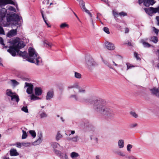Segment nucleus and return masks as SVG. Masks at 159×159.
Listing matches in <instances>:
<instances>
[{
    "label": "nucleus",
    "mask_w": 159,
    "mask_h": 159,
    "mask_svg": "<svg viewBox=\"0 0 159 159\" xmlns=\"http://www.w3.org/2000/svg\"><path fill=\"white\" fill-rule=\"evenodd\" d=\"M105 45L107 48L109 50H113L115 48L113 43L108 42L106 43Z\"/></svg>",
    "instance_id": "4468645a"
},
{
    "label": "nucleus",
    "mask_w": 159,
    "mask_h": 159,
    "mask_svg": "<svg viewBox=\"0 0 159 159\" xmlns=\"http://www.w3.org/2000/svg\"><path fill=\"white\" fill-rule=\"evenodd\" d=\"M54 93L52 91H50L48 92L46 96V99L49 100L53 97Z\"/></svg>",
    "instance_id": "f3484780"
},
{
    "label": "nucleus",
    "mask_w": 159,
    "mask_h": 159,
    "mask_svg": "<svg viewBox=\"0 0 159 159\" xmlns=\"http://www.w3.org/2000/svg\"><path fill=\"white\" fill-rule=\"evenodd\" d=\"M91 18V22H92V24L93 25V28H94V23H93V21L92 18V17H90Z\"/></svg>",
    "instance_id": "0e129e2a"
},
{
    "label": "nucleus",
    "mask_w": 159,
    "mask_h": 159,
    "mask_svg": "<svg viewBox=\"0 0 159 159\" xmlns=\"http://www.w3.org/2000/svg\"><path fill=\"white\" fill-rule=\"evenodd\" d=\"M147 39H145V40L142 39L141 41V43L143 44L144 47L145 48H148L151 46V45L150 44L146 42Z\"/></svg>",
    "instance_id": "aec40b11"
},
{
    "label": "nucleus",
    "mask_w": 159,
    "mask_h": 159,
    "mask_svg": "<svg viewBox=\"0 0 159 159\" xmlns=\"http://www.w3.org/2000/svg\"><path fill=\"white\" fill-rule=\"evenodd\" d=\"M10 155L11 156H17L19 155V153L17 152L16 149H11L10 151Z\"/></svg>",
    "instance_id": "6ab92c4d"
},
{
    "label": "nucleus",
    "mask_w": 159,
    "mask_h": 159,
    "mask_svg": "<svg viewBox=\"0 0 159 159\" xmlns=\"http://www.w3.org/2000/svg\"><path fill=\"white\" fill-rule=\"evenodd\" d=\"M63 137L62 135L60 133V131H57L55 136L56 140L57 141H58Z\"/></svg>",
    "instance_id": "5701e85b"
},
{
    "label": "nucleus",
    "mask_w": 159,
    "mask_h": 159,
    "mask_svg": "<svg viewBox=\"0 0 159 159\" xmlns=\"http://www.w3.org/2000/svg\"><path fill=\"white\" fill-rule=\"evenodd\" d=\"M129 31V30L128 28H126L125 30V33H128Z\"/></svg>",
    "instance_id": "e2e57ef3"
},
{
    "label": "nucleus",
    "mask_w": 159,
    "mask_h": 159,
    "mask_svg": "<svg viewBox=\"0 0 159 159\" xmlns=\"http://www.w3.org/2000/svg\"><path fill=\"white\" fill-rule=\"evenodd\" d=\"M23 134L22 136V139H26L27 136V133L26 131L22 130Z\"/></svg>",
    "instance_id": "c9c22d12"
},
{
    "label": "nucleus",
    "mask_w": 159,
    "mask_h": 159,
    "mask_svg": "<svg viewBox=\"0 0 159 159\" xmlns=\"http://www.w3.org/2000/svg\"><path fill=\"white\" fill-rule=\"evenodd\" d=\"M42 134L41 133L39 134L38 139L34 142V143H36V144H39L41 143L42 141Z\"/></svg>",
    "instance_id": "b1692460"
},
{
    "label": "nucleus",
    "mask_w": 159,
    "mask_h": 159,
    "mask_svg": "<svg viewBox=\"0 0 159 159\" xmlns=\"http://www.w3.org/2000/svg\"><path fill=\"white\" fill-rule=\"evenodd\" d=\"M116 153L118 155L122 157L125 156V155L124 153L120 151L116 152Z\"/></svg>",
    "instance_id": "ea45409f"
},
{
    "label": "nucleus",
    "mask_w": 159,
    "mask_h": 159,
    "mask_svg": "<svg viewBox=\"0 0 159 159\" xmlns=\"http://www.w3.org/2000/svg\"><path fill=\"white\" fill-rule=\"evenodd\" d=\"M22 146V143H16V147L19 148H20Z\"/></svg>",
    "instance_id": "4d7b16f0"
},
{
    "label": "nucleus",
    "mask_w": 159,
    "mask_h": 159,
    "mask_svg": "<svg viewBox=\"0 0 159 159\" xmlns=\"http://www.w3.org/2000/svg\"><path fill=\"white\" fill-rule=\"evenodd\" d=\"M75 130H68L65 131V134L66 135L70 136L71 134L73 135L75 133Z\"/></svg>",
    "instance_id": "c85d7f7f"
},
{
    "label": "nucleus",
    "mask_w": 159,
    "mask_h": 159,
    "mask_svg": "<svg viewBox=\"0 0 159 159\" xmlns=\"http://www.w3.org/2000/svg\"><path fill=\"white\" fill-rule=\"evenodd\" d=\"M54 151L56 154L60 156V157H62L63 156V154L60 151L58 150L57 149H54Z\"/></svg>",
    "instance_id": "7c9ffc66"
},
{
    "label": "nucleus",
    "mask_w": 159,
    "mask_h": 159,
    "mask_svg": "<svg viewBox=\"0 0 159 159\" xmlns=\"http://www.w3.org/2000/svg\"><path fill=\"white\" fill-rule=\"evenodd\" d=\"M80 4L82 9L83 11H84L86 13H88L90 17H92V14L85 7L84 3L82 0H80Z\"/></svg>",
    "instance_id": "9b49d317"
},
{
    "label": "nucleus",
    "mask_w": 159,
    "mask_h": 159,
    "mask_svg": "<svg viewBox=\"0 0 159 159\" xmlns=\"http://www.w3.org/2000/svg\"><path fill=\"white\" fill-rule=\"evenodd\" d=\"M21 110L25 113H28V111L27 107H23L21 108Z\"/></svg>",
    "instance_id": "a18cd8bd"
},
{
    "label": "nucleus",
    "mask_w": 159,
    "mask_h": 159,
    "mask_svg": "<svg viewBox=\"0 0 159 159\" xmlns=\"http://www.w3.org/2000/svg\"><path fill=\"white\" fill-rule=\"evenodd\" d=\"M61 120H62V122H64V120H63V118L62 117H61Z\"/></svg>",
    "instance_id": "774afa93"
},
{
    "label": "nucleus",
    "mask_w": 159,
    "mask_h": 159,
    "mask_svg": "<svg viewBox=\"0 0 159 159\" xmlns=\"http://www.w3.org/2000/svg\"><path fill=\"white\" fill-rule=\"evenodd\" d=\"M39 114L41 118H46L47 116V115L46 113L43 111H39Z\"/></svg>",
    "instance_id": "4be33fe9"
},
{
    "label": "nucleus",
    "mask_w": 159,
    "mask_h": 159,
    "mask_svg": "<svg viewBox=\"0 0 159 159\" xmlns=\"http://www.w3.org/2000/svg\"><path fill=\"white\" fill-rule=\"evenodd\" d=\"M103 30L106 33H107V34H110V32L109 31V30L108 28L106 27H104L103 28Z\"/></svg>",
    "instance_id": "603ef678"
},
{
    "label": "nucleus",
    "mask_w": 159,
    "mask_h": 159,
    "mask_svg": "<svg viewBox=\"0 0 159 159\" xmlns=\"http://www.w3.org/2000/svg\"><path fill=\"white\" fill-rule=\"evenodd\" d=\"M75 77L77 79H80L81 78V75L80 74L76 72H75Z\"/></svg>",
    "instance_id": "e433bc0d"
},
{
    "label": "nucleus",
    "mask_w": 159,
    "mask_h": 159,
    "mask_svg": "<svg viewBox=\"0 0 159 159\" xmlns=\"http://www.w3.org/2000/svg\"><path fill=\"white\" fill-rule=\"evenodd\" d=\"M118 147L120 148H122L124 146V141L123 139H120L118 142Z\"/></svg>",
    "instance_id": "412c9836"
},
{
    "label": "nucleus",
    "mask_w": 159,
    "mask_h": 159,
    "mask_svg": "<svg viewBox=\"0 0 159 159\" xmlns=\"http://www.w3.org/2000/svg\"><path fill=\"white\" fill-rule=\"evenodd\" d=\"M157 25L159 26V20H157Z\"/></svg>",
    "instance_id": "338daca9"
},
{
    "label": "nucleus",
    "mask_w": 159,
    "mask_h": 159,
    "mask_svg": "<svg viewBox=\"0 0 159 159\" xmlns=\"http://www.w3.org/2000/svg\"><path fill=\"white\" fill-rule=\"evenodd\" d=\"M29 133L32 135V136L33 137V138H34L36 136V133L34 131L30 130L29 131Z\"/></svg>",
    "instance_id": "a19ab883"
},
{
    "label": "nucleus",
    "mask_w": 159,
    "mask_h": 159,
    "mask_svg": "<svg viewBox=\"0 0 159 159\" xmlns=\"http://www.w3.org/2000/svg\"><path fill=\"white\" fill-rule=\"evenodd\" d=\"M112 63L113 64L116 66H119V67H121L122 66L120 65H118L117 64H116V63H115V62H114V61H112Z\"/></svg>",
    "instance_id": "13d9d810"
},
{
    "label": "nucleus",
    "mask_w": 159,
    "mask_h": 159,
    "mask_svg": "<svg viewBox=\"0 0 159 159\" xmlns=\"http://www.w3.org/2000/svg\"><path fill=\"white\" fill-rule=\"evenodd\" d=\"M155 10L156 13L157 12L159 13V6L158 7L155 8ZM156 19L157 20H159V16H157Z\"/></svg>",
    "instance_id": "37998d69"
},
{
    "label": "nucleus",
    "mask_w": 159,
    "mask_h": 159,
    "mask_svg": "<svg viewBox=\"0 0 159 159\" xmlns=\"http://www.w3.org/2000/svg\"><path fill=\"white\" fill-rule=\"evenodd\" d=\"M17 28L15 29H13L8 32L7 34V36L9 37H11L17 34Z\"/></svg>",
    "instance_id": "2eb2a0df"
},
{
    "label": "nucleus",
    "mask_w": 159,
    "mask_h": 159,
    "mask_svg": "<svg viewBox=\"0 0 159 159\" xmlns=\"http://www.w3.org/2000/svg\"><path fill=\"white\" fill-rule=\"evenodd\" d=\"M96 159H100L101 158L99 155H97L96 156Z\"/></svg>",
    "instance_id": "69168bd1"
},
{
    "label": "nucleus",
    "mask_w": 159,
    "mask_h": 159,
    "mask_svg": "<svg viewBox=\"0 0 159 159\" xmlns=\"http://www.w3.org/2000/svg\"><path fill=\"white\" fill-rule=\"evenodd\" d=\"M145 0H138L139 4L140 5L142 3H143L144 4V2Z\"/></svg>",
    "instance_id": "bf43d9fd"
},
{
    "label": "nucleus",
    "mask_w": 159,
    "mask_h": 159,
    "mask_svg": "<svg viewBox=\"0 0 159 159\" xmlns=\"http://www.w3.org/2000/svg\"><path fill=\"white\" fill-rule=\"evenodd\" d=\"M10 4L14 5L18 10V5L15 0H0V25L7 26V25L4 23V19L7 13V10L2 8L7 4Z\"/></svg>",
    "instance_id": "7ed1b4c3"
},
{
    "label": "nucleus",
    "mask_w": 159,
    "mask_h": 159,
    "mask_svg": "<svg viewBox=\"0 0 159 159\" xmlns=\"http://www.w3.org/2000/svg\"><path fill=\"white\" fill-rule=\"evenodd\" d=\"M132 146L130 144H128L127 146V149L128 151H131V149L132 148Z\"/></svg>",
    "instance_id": "09e8293b"
},
{
    "label": "nucleus",
    "mask_w": 159,
    "mask_h": 159,
    "mask_svg": "<svg viewBox=\"0 0 159 159\" xmlns=\"http://www.w3.org/2000/svg\"><path fill=\"white\" fill-rule=\"evenodd\" d=\"M153 31L156 34V35H157L159 32V30L158 29L156 28L155 27H153Z\"/></svg>",
    "instance_id": "8fccbe9b"
},
{
    "label": "nucleus",
    "mask_w": 159,
    "mask_h": 159,
    "mask_svg": "<svg viewBox=\"0 0 159 159\" xmlns=\"http://www.w3.org/2000/svg\"><path fill=\"white\" fill-rule=\"evenodd\" d=\"M130 114L132 116L135 118H137L138 116V115L134 111H131L130 112Z\"/></svg>",
    "instance_id": "f704fd0d"
},
{
    "label": "nucleus",
    "mask_w": 159,
    "mask_h": 159,
    "mask_svg": "<svg viewBox=\"0 0 159 159\" xmlns=\"http://www.w3.org/2000/svg\"><path fill=\"white\" fill-rule=\"evenodd\" d=\"M11 85L14 87H15L19 84V83L15 80H10Z\"/></svg>",
    "instance_id": "a878e982"
},
{
    "label": "nucleus",
    "mask_w": 159,
    "mask_h": 159,
    "mask_svg": "<svg viewBox=\"0 0 159 159\" xmlns=\"http://www.w3.org/2000/svg\"><path fill=\"white\" fill-rule=\"evenodd\" d=\"M67 139L69 141L71 140L73 142H77L79 140V137L76 135L72 138H68Z\"/></svg>",
    "instance_id": "393cba45"
},
{
    "label": "nucleus",
    "mask_w": 159,
    "mask_h": 159,
    "mask_svg": "<svg viewBox=\"0 0 159 159\" xmlns=\"http://www.w3.org/2000/svg\"><path fill=\"white\" fill-rule=\"evenodd\" d=\"M28 52L29 56L26 51L22 52L19 49L18 53L17 55L24 58H27V61L31 63H34L38 66L41 65L42 62V59L35 50L30 47L28 49Z\"/></svg>",
    "instance_id": "f03ea898"
},
{
    "label": "nucleus",
    "mask_w": 159,
    "mask_h": 159,
    "mask_svg": "<svg viewBox=\"0 0 159 159\" xmlns=\"http://www.w3.org/2000/svg\"><path fill=\"white\" fill-rule=\"evenodd\" d=\"M150 40L155 43H156L158 41V38L157 36H152L150 38Z\"/></svg>",
    "instance_id": "cd10ccee"
},
{
    "label": "nucleus",
    "mask_w": 159,
    "mask_h": 159,
    "mask_svg": "<svg viewBox=\"0 0 159 159\" xmlns=\"http://www.w3.org/2000/svg\"><path fill=\"white\" fill-rule=\"evenodd\" d=\"M3 159H9V157H7L6 156H4L3 157Z\"/></svg>",
    "instance_id": "680f3d73"
},
{
    "label": "nucleus",
    "mask_w": 159,
    "mask_h": 159,
    "mask_svg": "<svg viewBox=\"0 0 159 159\" xmlns=\"http://www.w3.org/2000/svg\"><path fill=\"white\" fill-rule=\"evenodd\" d=\"M68 90H70L71 89H73V90L75 93H76L75 91V89L78 90V92L80 93H84L85 92V90L84 88L81 87L79 85L78 83H75L72 85L69 86L67 87Z\"/></svg>",
    "instance_id": "0eeeda50"
},
{
    "label": "nucleus",
    "mask_w": 159,
    "mask_h": 159,
    "mask_svg": "<svg viewBox=\"0 0 159 159\" xmlns=\"http://www.w3.org/2000/svg\"><path fill=\"white\" fill-rule=\"evenodd\" d=\"M155 8L152 7L147 8L145 7L143 8L145 12L150 16H152L153 13H155Z\"/></svg>",
    "instance_id": "9d476101"
},
{
    "label": "nucleus",
    "mask_w": 159,
    "mask_h": 159,
    "mask_svg": "<svg viewBox=\"0 0 159 159\" xmlns=\"http://www.w3.org/2000/svg\"><path fill=\"white\" fill-rule=\"evenodd\" d=\"M27 87L26 90L27 93L29 94H31L33 93L34 86L31 83H29L27 82L25 83V88Z\"/></svg>",
    "instance_id": "1a4fd4ad"
},
{
    "label": "nucleus",
    "mask_w": 159,
    "mask_h": 159,
    "mask_svg": "<svg viewBox=\"0 0 159 159\" xmlns=\"http://www.w3.org/2000/svg\"><path fill=\"white\" fill-rule=\"evenodd\" d=\"M155 3L153 0H145L144 5L145 7H149L150 5H152Z\"/></svg>",
    "instance_id": "dca6fc26"
},
{
    "label": "nucleus",
    "mask_w": 159,
    "mask_h": 159,
    "mask_svg": "<svg viewBox=\"0 0 159 159\" xmlns=\"http://www.w3.org/2000/svg\"><path fill=\"white\" fill-rule=\"evenodd\" d=\"M6 95L11 98L12 101H16L18 102L19 101V98L18 95L15 93H13L11 89H7L6 90Z\"/></svg>",
    "instance_id": "6e6552de"
},
{
    "label": "nucleus",
    "mask_w": 159,
    "mask_h": 159,
    "mask_svg": "<svg viewBox=\"0 0 159 159\" xmlns=\"http://www.w3.org/2000/svg\"><path fill=\"white\" fill-rule=\"evenodd\" d=\"M51 146L54 148H57L58 146H60L59 143L57 142L52 143H51Z\"/></svg>",
    "instance_id": "473e14b6"
},
{
    "label": "nucleus",
    "mask_w": 159,
    "mask_h": 159,
    "mask_svg": "<svg viewBox=\"0 0 159 159\" xmlns=\"http://www.w3.org/2000/svg\"><path fill=\"white\" fill-rule=\"evenodd\" d=\"M7 10H9L10 11H13L14 12H16V10L15 8L12 7L10 6H7Z\"/></svg>",
    "instance_id": "72a5a7b5"
},
{
    "label": "nucleus",
    "mask_w": 159,
    "mask_h": 159,
    "mask_svg": "<svg viewBox=\"0 0 159 159\" xmlns=\"http://www.w3.org/2000/svg\"><path fill=\"white\" fill-rule=\"evenodd\" d=\"M134 56L136 58L137 60H140V57L138 56V54L136 52L134 53Z\"/></svg>",
    "instance_id": "864d4df0"
},
{
    "label": "nucleus",
    "mask_w": 159,
    "mask_h": 159,
    "mask_svg": "<svg viewBox=\"0 0 159 159\" xmlns=\"http://www.w3.org/2000/svg\"><path fill=\"white\" fill-rule=\"evenodd\" d=\"M105 63L111 69H113V70H115V69H114L112 67V65L111 64H110V63H108V62H105Z\"/></svg>",
    "instance_id": "c03bdc74"
},
{
    "label": "nucleus",
    "mask_w": 159,
    "mask_h": 159,
    "mask_svg": "<svg viewBox=\"0 0 159 159\" xmlns=\"http://www.w3.org/2000/svg\"><path fill=\"white\" fill-rule=\"evenodd\" d=\"M44 44H46V45H48V47L50 48H51L52 46V44L51 43L49 42L46 40H45L44 41Z\"/></svg>",
    "instance_id": "4c0bfd02"
},
{
    "label": "nucleus",
    "mask_w": 159,
    "mask_h": 159,
    "mask_svg": "<svg viewBox=\"0 0 159 159\" xmlns=\"http://www.w3.org/2000/svg\"><path fill=\"white\" fill-rule=\"evenodd\" d=\"M0 34H5L4 30L1 26H0Z\"/></svg>",
    "instance_id": "3c124183"
},
{
    "label": "nucleus",
    "mask_w": 159,
    "mask_h": 159,
    "mask_svg": "<svg viewBox=\"0 0 159 159\" xmlns=\"http://www.w3.org/2000/svg\"><path fill=\"white\" fill-rule=\"evenodd\" d=\"M70 156L73 159H75L77 157L79 156V155L77 153L75 152H73L71 153Z\"/></svg>",
    "instance_id": "c756f323"
},
{
    "label": "nucleus",
    "mask_w": 159,
    "mask_h": 159,
    "mask_svg": "<svg viewBox=\"0 0 159 159\" xmlns=\"http://www.w3.org/2000/svg\"><path fill=\"white\" fill-rule=\"evenodd\" d=\"M60 27L61 29H63L65 27H68V25L66 23H63L60 25Z\"/></svg>",
    "instance_id": "58836bf2"
},
{
    "label": "nucleus",
    "mask_w": 159,
    "mask_h": 159,
    "mask_svg": "<svg viewBox=\"0 0 159 159\" xmlns=\"http://www.w3.org/2000/svg\"><path fill=\"white\" fill-rule=\"evenodd\" d=\"M137 124L136 123H134L130 124L129 125V127L131 128H133L137 127Z\"/></svg>",
    "instance_id": "49530a36"
},
{
    "label": "nucleus",
    "mask_w": 159,
    "mask_h": 159,
    "mask_svg": "<svg viewBox=\"0 0 159 159\" xmlns=\"http://www.w3.org/2000/svg\"><path fill=\"white\" fill-rule=\"evenodd\" d=\"M30 144V143H22V146L25 147L29 146Z\"/></svg>",
    "instance_id": "5fc2aeb1"
},
{
    "label": "nucleus",
    "mask_w": 159,
    "mask_h": 159,
    "mask_svg": "<svg viewBox=\"0 0 159 159\" xmlns=\"http://www.w3.org/2000/svg\"><path fill=\"white\" fill-rule=\"evenodd\" d=\"M35 94L36 95L39 96L41 95L42 93V90L40 87H36L34 89Z\"/></svg>",
    "instance_id": "a211bd4d"
},
{
    "label": "nucleus",
    "mask_w": 159,
    "mask_h": 159,
    "mask_svg": "<svg viewBox=\"0 0 159 159\" xmlns=\"http://www.w3.org/2000/svg\"><path fill=\"white\" fill-rule=\"evenodd\" d=\"M41 12L42 16L43 17V20H44V21L45 22V23L48 26V27H50V25H48V23L47 22V21L46 20V18H45L44 17V15H43V11H42V10H41Z\"/></svg>",
    "instance_id": "2f4dec72"
},
{
    "label": "nucleus",
    "mask_w": 159,
    "mask_h": 159,
    "mask_svg": "<svg viewBox=\"0 0 159 159\" xmlns=\"http://www.w3.org/2000/svg\"><path fill=\"white\" fill-rule=\"evenodd\" d=\"M2 59L1 58H0V66H3V65L2 63Z\"/></svg>",
    "instance_id": "052dcab7"
},
{
    "label": "nucleus",
    "mask_w": 159,
    "mask_h": 159,
    "mask_svg": "<svg viewBox=\"0 0 159 159\" xmlns=\"http://www.w3.org/2000/svg\"><path fill=\"white\" fill-rule=\"evenodd\" d=\"M70 97L72 98H74L76 101L78 100V97L77 96V95L75 94L71 95H70Z\"/></svg>",
    "instance_id": "de8ad7c7"
},
{
    "label": "nucleus",
    "mask_w": 159,
    "mask_h": 159,
    "mask_svg": "<svg viewBox=\"0 0 159 159\" xmlns=\"http://www.w3.org/2000/svg\"><path fill=\"white\" fill-rule=\"evenodd\" d=\"M0 43L3 45L4 46L5 44L3 43V40L2 38L0 37Z\"/></svg>",
    "instance_id": "6e6d98bb"
},
{
    "label": "nucleus",
    "mask_w": 159,
    "mask_h": 159,
    "mask_svg": "<svg viewBox=\"0 0 159 159\" xmlns=\"http://www.w3.org/2000/svg\"><path fill=\"white\" fill-rule=\"evenodd\" d=\"M21 19H22V17L15 13L11 15L7 14V21L8 22L14 21L15 24H16L18 22L20 21Z\"/></svg>",
    "instance_id": "39448f33"
},
{
    "label": "nucleus",
    "mask_w": 159,
    "mask_h": 159,
    "mask_svg": "<svg viewBox=\"0 0 159 159\" xmlns=\"http://www.w3.org/2000/svg\"><path fill=\"white\" fill-rule=\"evenodd\" d=\"M29 96L30 97L31 100L35 101L36 100L40 99V98L35 95L33 94H31V95L30 96Z\"/></svg>",
    "instance_id": "bb28decb"
},
{
    "label": "nucleus",
    "mask_w": 159,
    "mask_h": 159,
    "mask_svg": "<svg viewBox=\"0 0 159 159\" xmlns=\"http://www.w3.org/2000/svg\"><path fill=\"white\" fill-rule=\"evenodd\" d=\"M97 63L94 61L92 57L87 56L85 57V66L89 69L97 66Z\"/></svg>",
    "instance_id": "423d86ee"
},
{
    "label": "nucleus",
    "mask_w": 159,
    "mask_h": 159,
    "mask_svg": "<svg viewBox=\"0 0 159 159\" xmlns=\"http://www.w3.org/2000/svg\"><path fill=\"white\" fill-rule=\"evenodd\" d=\"M20 40L19 38H17L12 39L10 42L12 46H10L7 52L13 57L15 56L16 53L17 54L18 53L19 49L24 48L25 45L23 42Z\"/></svg>",
    "instance_id": "20e7f679"
},
{
    "label": "nucleus",
    "mask_w": 159,
    "mask_h": 159,
    "mask_svg": "<svg viewBox=\"0 0 159 159\" xmlns=\"http://www.w3.org/2000/svg\"><path fill=\"white\" fill-rule=\"evenodd\" d=\"M107 103L105 101L98 98L93 102V107L97 112L106 116L108 117H112L114 116V113L110 107L106 106Z\"/></svg>",
    "instance_id": "f257e3e1"
},
{
    "label": "nucleus",
    "mask_w": 159,
    "mask_h": 159,
    "mask_svg": "<svg viewBox=\"0 0 159 159\" xmlns=\"http://www.w3.org/2000/svg\"><path fill=\"white\" fill-rule=\"evenodd\" d=\"M114 17L115 18H116L118 15H119L120 17H122V16H127V13L124 11H121L120 13H118V12L115 11L114 10L112 11Z\"/></svg>",
    "instance_id": "f8f14e48"
},
{
    "label": "nucleus",
    "mask_w": 159,
    "mask_h": 159,
    "mask_svg": "<svg viewBox=\"0 0 159 159\" xmlns=\"http://www.w3.org/2000/svg\"><path fill=\"white\" fill-rule=\"evenodd\" d=\"M152 94L159 98V88L154 87L150 89Z\"/></svg>",
    "instance_id": "ddd939ff"
},
{
    "label": "nucleus",
    "mask_w": 159,
    "mask_h": 159,
    "mask_svg": "<svg viewBox=\"0 0 159 159\" xmlns=\"http://www.w3.org/2000/svg\"><path fill=\"white\" fill-rule=\"evenodd\" d=\"M126 65L127 67L126 70H128L129 69H130L132 67H134V66L131 65L129 63H126Z\"/></svg>",
    "instance_id": "79ce46f5"
}]
</instances>
